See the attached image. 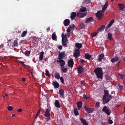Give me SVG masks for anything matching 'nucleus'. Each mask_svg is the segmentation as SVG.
<instances>
[{
    "instance_id": "1",
    "label": "nucleus",
    "mask_w": 125,
    "mask_h": 125,
    "mask_svg": "<svg viewBox=\"0 0 125 125\" xmlns=\"http://www.w3.org/2000/svg\"><path fill=\"white\" fill-rule=\"evenodd\" d=\"M104 93L103 98V103L104 104L107 103L111 99L113 96L111 95H109L108 91L105 90L104 91Z\"/></svg>"
},
{
    "instance_id": "2",
    "label": "nucleus",
    "mask_w": 125,
    "mask_h": 125,
    "mask_svg": "<svg viewBox=\"0 0 125 125\" xmlns=\"http://www.w3.org/2000/svg\"><path fill=\"white\" fill-rule=\"evenodd\" d=\"M98 78H102L103 72L101 68H96L94 71Z\"/></svg>"
},
{
    "instance_id": "3",
    "label": "nucleus",
    "mask_w": 125,
    "mask_h": 125,
    "mask_svg": "<svg viewBox=\"0 0 125 125\" xmlns=\"http://www.w3.org/2000/svg\"><path fill=\"white\" fill-rule=\"evenodd\" d=\"M65 53V52L64 51L60 53L58 56V57L57 59L56 60H62L63 57L66 55Z\"/></svg>"
},
{
    "instance_id": "4",
    "label": "nucleus",
    "mask_w": 125,
    "mask_h": 125,
    "mask_svg": "<svg viewBox=\"0 0 125 125\" xmlns=\"http://www.w3.org/2000/svg\"><path fill=\"white\" fill-rule=\"evenodd\" d=\"M102 111L105 113L107 115H109L110 114L111 111L110 110L108 109L106 106H104L102 110Z\"/></svg>"
},
{
    "instance_id": "5",
    "label": "nucleus",
    "mask_w": 125,
    "mask_h": 125,
    "mask_svg": "<svg viewBox=\"0 0 125 125\" xmlns=\"http://www.w3.org/2000/svg\"><path fill=\"white\" fill-rule=\"evenodd\" d=\"M86 14L87 13L86 12L81 13L79 12H77L76 16L77 17H79L80 18H82L85 16Z\"/></svg>"
},
{
    "instance_id": "6",
    "label": "nucleus",
    "mask_w": 125,
    "mask_h": 125,
    "mask_svg": "<svg viewBox=\"0 0 125 125\" xmlns=\"http://www.w3.org/2000/svg\"><path fill=\"white\" fill-rule=\"evenodd\" d=\"M80 51L78 49H76L73 54L74 57L76 58L80 56Z\"/></svg>"
},
{
    "instance_id": "7",
    "label": "nucleus",
    "mask_w": 125,
    "mask_h": 125,
    "mask_svg": "<svg viewBox=\"0 0 125 125\" xmlns=\"http://www.w3.org/2000/svg\"><path fill=\"white\" fill-rule=\"evenodd\" d=\"M68 63L69 67L72 68L74 64L73 60L72 58L70 59L68 61Z\"/></svg>"
},
{
    "instance_id": "8",
    "label": "nucleus",
    "mask_w": 125,
    "mask_h": 125,
    "mask_svg": "<svg viewBox=\"0 0 125 125\" xmlns=\"http://www.w3.org/2000/svg\"><path fill=\"white\" fill-rule=\"evenodd\" d=\"M102 12V11L101 10L99 11L96 13V17L98 18V20L101 19V18L103 15Z\"/></svg>"
},
{
    "instance_id": "9",
    "label": "nucleus",
    "mask_w": 125,
    "mask_h": 125,
    "mask_svg": "<svg viewBox=\"0 0 125 125\" xmlns=\"http://www.w3.org/2000/svg\"><path fill=\"white\" fill-rule=\"evenodd\" d=\"M84 108L85 110L87 112L89 113H92L94 111L93 108L88 107L86 106H84Z\"/></svg>"
},
{
    "instance_id": "10",
    "label": "nucleus",
    "mask_w": 125,
    "mask_h": 125,
    "mask_svg": "<svg viewBox=\"0 0 125 125\" xmlns=\"http://www.w3.org/2000/svg\"><path fill=\"white\" fill-rule=\"evenodd\" d=\"M78 73L79 74H81L84 70V68L83 66L79 65L77 68Z\"/></svg>"
},
{
    "instance_id": "11",
    "label": "nucleus",
    "mask_w": 125,
    "mask_h": 125,
    "mask_svg": "<svg viewBox=\"0 0 125 125\" xmlns=\"http://www.w3.org/2000/svg\"><path fill=\"white\" fill-rule=\"evenodd\" d=\"M56 61L57 62L60 63V64L61 67L64 66L65 64V62L62 60H57Z\"/></svg>"
},
{
    "instance_id": "12",
    "label": "nucleus",
    "mask_w": 125,
    "mask_h": 125,
    "mask_svg": "<svg viewBox=\"0 0 125 125\" xmlns=\"http://www.w3.org/2000/svg\"><path fill=\"white\" fill-rule=\"evenodd\" d=\"M62 44L64 47H66L67 44V39H62Z\"/></svg>"
},
{
    "instance_id": "13",
    "label": "nucleus",
    "mask_w": 125,
    "mask_h": 125,
    "mask_svg": "<svg viewBox=\"0 0 125 125\" xmlns=\"http://www.w3.org/2000/svg\"><path fill=\"white\" fill-rule=\"evenodd\" d=\"M108 5V2L107 1L105 4V5H104L103 6L102 8V13L104 12L106 10V9L107 8V6Z\"/></svg>"
},
{
    "instance_id": "14",
    "label": "nucleus",
    "mask_w": 125,
    "mask_h": 125,
    "mask_svg": "<svg viewBox=\"0 0 125 125\" xmlns=\"http://www.w3.org/2000/svg\"><path fill=\"white\" fill-rule=\"evenodd\" d=\"M77 14L76 12H72L71 14L70 17L72 20H73L76 16Z\"/></svg>"
},
{
    "instance_id": "15",
    "label": "nucleus",
    "mask_w": 125,
    "mask_h": 125,
    "mask_svg": "<svg viewBox=\"0 0 125 125\" xmlns=\"http://www.w3.org/2000/svg\"><path fill=\"white\" fill-rule=\"evenodd\" d=\"M70 21L68 19H65L63 21L64 24L66 26H68L70 23Z\"/></svg>"
},
{
    "instance_id": "16",
    "label": "nucleus",
    "mask_w": 125,
    "mask_h": 125,
    "mask_svg": "<svg viewBox=\"0 0 125 125\" xmlns=\"http://www.w3.org/2000/svg\"><path fill=\"white\" fill-rule=\"evenodd\" d=\"M94 21V20L93 19V18L92 17H90L88 18L86 21L85 23H89L90 22H93Z\"/></svg>"
},
{
    "instance_id": "17",
    "label": "nucleus",
    "mask_w": 125,
    "mask_h": 125,
    "mask_svg": "<svg viewBox=\"0 0 125 125\" xmlns=\"http://www.w3.org/2000/svg\"><path fill=\"white\" fill-rule=\"evenodd\" d=\"M53 84L54 88H58L59 86V84L56 81H53Z\"/></svg>"
},
{
    "instance_id": "18",
    "label": "nucleus",
    "mask_w": 125,
    "mask_h": 125,
    "mask_svg": "<svg viewBox=\"0 0 125 125\" xmlns=\"http://www.w3.org/2000/svg\"><path fill=\"white\" fill-rule=\"evenodd\" d=\"M80 120L83 125H88V124L86 121L82 118H80Z\"/></svg>"
},
{
    "instance_id": "19",
    "label": "nucleus",
    "mask_w": 125,
    "mask_h": 125,
    "mask_svg": "<svg viewBox=\"0 0 125 125\" xmlns=\"http://www.w3.org/2000/svg\"><path fill=\"white\" fill-rule=\"evenodd\" d=\"M82 102L81 101H79L77 102V106L78 109L79 110L82 107Z\"/></svg>"
},
{
    "instance_id": "20",
    "label": "nucleus",
    "mask_w": 125,
    "mask_h": 125,
    "mask_svg": "<svg viewBox=\"0 0 125 125\" xmlns=\"http://www.w3.org/2000/svg\"><path fill=\"white\" fill-rule=\"evenodd\" d=\"M119 59V58L118 57H116L114 58H112L111 59V62L113 63H114L115 62L118 61Z\"/></svg>"
},
{
    "instance_id": "21",
    "label": "nucleus",
    "mask_w": 125,
    "mask_h": 125,
    "mask_svg": "<svg viewBox=\"0 0 125 125\" xmlns=\"http://www.w3.org/2000/svg\"><path fill=\"white\" fill-rule=\"evenodd\" d=\"M55 105L56 107L59 108L60 107V105L58 100H56L55 103Z\"/></svg>"
},
{
    "instance_id": "22",
    "label": "nucleus",
    "mask_w": 125,
    "mask_h": 125,
    "mask_svg": "<svg viewBox=\"0 0 125 125\" xmlns=\"http://www.w3.org/2000/svg\"><path fill=\"white\" fill-rule=\"evenodd\" d=\"M50 115L49 113V110L48 109H46V112L44 114V116L45 117L50 116Z\"/></svg>"
},
{
    "instance_id": "23",
    "label": "nucleus",
    "mask_w": 125,
    "mask_h": 125,
    "mask_svg": "<svg viewBox=\"0 0 125 125\" xmlns=\"http://www.w3.org/2000/svg\"><path fill=\"white\" fill-rule=\"evenodd\" d=\"M118 5L119 6V9L121 10H122L123 9L124 7H125L124 5L122 4L118 3Z\"/></svg>"
},
{
    "instance_id": "24",
    "label": "nucleus",
    "mask_w": 125,
    "mask_h": 125,
    "mask_svg": "<svg viewBox=\"0 0 125 125\" xmlns=\"http://www.w3.org/2000/svg\"><path fill=\"white\" fill-rule=\"evenodd\" d=\"M59 94L61 96H63L64 95V91L62 89H61L59 90Z\"/></svg>"
},
{
    "instance_id": "25",
    "label": "nucleus",
    "mask_w": 125,
    "mask_h": 125,
    "mask_svg": "<svg viewBox=\"0 0 125 125\" xmlns=\"http://www.w3.org/2000/svg\"><path fill=\"white\" fill-rule=\"evenodd\" d=\"M105 28V26L104 25H102L101 27L98 29V32H101Z\"/></svg>"
},
{
    "instance_id": "26",
    "label": "nucleus",
    "mask_w": 125,
    "mask_h": 125,
    "mask_svg": "<svg viewBox=\"0 0 125 125\" xmlns=\"http://www.w3.org/2000/svg\"><path fill=\"white\" fill-rule=\"evenodd\" d=\"M86 11V9L85 7L83 6L81 7L79 10V12H84Z\"/></svg>"
},
{
    "instance_id": "27",
    "label": "nucleus",
    "mask_w": 125,
    "mask_h": 125,
    "mask_svg": "<svg viewBox=\"0 0 125 125\" xmlns=\"http://www.w3.org/2000/svg\"><path fill=\"white\" fill-rule=\"evenodd\" d=\"M44 53V52L43 51H42L40 53V54L39 57L40 60H42L43 59Z\"/></svg>"
},
{
    "instance_id": "28",
    "label": "nucleus",
    "mask_w": 125,
    "mask_h": 125,
    "mask_svg": "<svg viewBox=\"0 0 125 125\" xmlns=\"http://www.w3.org/2000/svg\"><path fill=\"white\" fill-rule=\"evenodd\" d=\"M18 45V42L17 40H15L14 41L13 43V45L12 46V47H14L17 46Z\"/></svg>"
},
{
    "instance_id": "29",
    "label": "nucleus",
    "mask_w": 125,
    "mask_h": 125,
    "mask_svg": "<svg viewBox=\"0 0 125 125\" xmlns=\"http://www.w3.org/2000/svg\"><path fill=\"white\" fill-rule=\"evenodd\" d=\"M61 70L62 71L65 73H66L68 71V69L65 66L61 67Z\"/></svg>"
},
{
    "instance_id": "30",
    "label": "nucleus",
    "mask_w": 125,
    "mask_h": 125,
    "mask_svg": "<svg viewBox=\"0 0 125 125\" xmlns=\"http://www.w3.org/2000/svg\"><path fill=\"white\" fill-rule=\"evenodd\" d=\"M75 46L77 48L80 49L82 47V44L81 43H77L75 44Z\"/></svg>"
},
{
    "instance_id": "31",
    "label": "nucleus",
    "mask_w": 125,
    "mask_h": 125,
    "mask_svg": "<svg viewBox=\"0 0 125 125\" xmlns=\"http://www.w3.org/2000/svg\"><path fill=\"white\" fill-rule=\"evenodd\" d=\"M91 57V56L88 53H86L85 55V58L88 60L90 59Z\"/></svg>"
},
{
    "instance_id": "32",
    "label": "nucleus",
    "mask_w": 125,
    "mask_h": 125,
    "mask_svg": "<svg viewBox=\"0 0 125 125\" xmlns=\"http://www.w3.org/2000/svg\"><path fill=\"white\" fill-rule=\"evenodd\" d=\"M104 55L103 54H101L99 55V57L98 60L99 61H100L102 60L104 58Z\"/></svg>"
},
{
    "instance_id": "33",
    "label": "nucleus",
    "mask_w": 125,
    "mask_h": 125,
    "mask_svg": "<svg viewBox=\"0 0 125 125\" xmlns=\"http://www.w3.org/2000/svg\"><path fill=\"white\" fill-rule=\"evenodd\" d=\"M52 38L53 40H55L57 39V36L54 33H53L52 35Z\"/></svg>"
},
{
    "instance_id": "34",
    "label": "nucleus",
    "mask_w": 125,
    "mask_h": 125,
    "mask_svg": "<svg viewBox=\"0 0 125 125\" xmlns=\"http://www.w3.org/2000/svg\"><path fill=\"white\" fill-rule=\"evenodd\" d=\"M74 113L75 115L77 116L79 115V113L77 108H74Z\"/></svg>"
},
{
    "instance_id": "35",
    "label": "nucleus",
    "mask_w": 125,
    "mask_h": 125,
    "mask_svg": "<svg viewBox=\"0 0 125 125\" xmlns=\"http://www.w3.org/2000/svg\"><path fill=\"white\" fill-rule=\"evenodd\" d=\"M108 38L109 40H111L113 39V38L112 37V34L110 33H108Z\"/></svg>"
},
{
    "instance_id": "36",
    "label": "nucleus",
    "mask_w": 125,
    "mask_h": 125,
    "mask_svg": "<svg viewBox=\"0 0 125 125\" xmlns=\"http://www.w3.org/2000/svg\"><path fill=\"white\" fill-rule=\"evenodd\" d=\"M55 77L57 79H59L60 78V75L59 73L56 72L55 73Z\"/></svg>"
},
{
    "instance_id": "37",
    "label": "nucleus",
    "mask_w": 125,
    "mask_h": 125,
    "mask_svg": "<svg viewBox=\"0 0 125 125\" xmlns=\"http://www.w3.org/2000/svg\"><path fill=\"white\" fill-rule=\"evenodd\" d=\"M27 33V31H24L21 34V37H24L26 35Z\"/></svg>"
},
{
    "instance_id": "38",
    "label": "nucleus",
    "mask_w": 125,
    "mask_h": 125,
    "mask_svg": "<svg viewBox=\"0 0 125 125\" xmlns=\"http://www.w3.org/2000/svg\"><path fill=\"white\" fill-rule=\"evenodd\" d=\"M62 39H67L66 35H64L63 33H62L61 35Z\"/></svg>"
},
{
    "instance_id": "39",
    "label": "nucleus",
    "mask_w": 125,
    "mask_h": 125,
    "mask_svg": "<svg viewBox=\"0 0 125 125\" xmlns=\"http://www.w3.org/2000/svg\"><path fill=\"white\" fill-rule=\"evenodd\" d=\"M30 53V51H26L25 52V55L27 56H29Z\"/></svg>"
},
{
    "instance_id": "40",
    "label": "nucleus",
    "mask_w": 125,
    "mask_h": 125,
    "mask_svg": "<svg viewBox=\"0 0 125 125\" xmlns=\"http://www.w3.org/2000/svg\"><path fill=\"white\" fill-rule=\"evenodd\" d=\"M80 26L81 28L82 29H83L85 27V25L83 23H81L80 24Z\"/></svg>"
},
{
    "instance_id": "41",
    "label": "nucleus",
    "mask_w": 125,
    "mask_h": 125,
    "mask_svg": "<svg viewBox=\"0 0 125 125\" xmlns=\"http://www.w3.org/2000/svg\"><path fill=\"white\" fill-rule=\"evenodd\" d=\"M46 73H45V75L46 76H48V77L50 76V75L49 74V72L48 70H46L45 71Z\"/></svg>"
},
{
    "instance_id": "42",
    "label": "nucleus",
    "mask_w": 125,
    "mask_h": 125,
    "mask_svg": "<svg viewBox=\"0 0 125 125\" xmlns=\"http://www.w3.org/2000/svg\"><path fill=\"white\" fill-rule=\"evenodd\" d=\"M91 0H84L83 2L85 3H88L90 2Z\"/></svg>"
},
{
    "instance_id": "43",
    "label": "nucleus",
    "mask_w": 125,
    "mask_h": 125,
    "mask_svg": "<svg viewBox=\"0 0 125 125\" xmlns=\"http://www.w3.org/2000/svg\"><path fill=\"white\" fill-rule=\"evenodd\" d=\"M7 109L9 111H11L13 110V108L12 106H10L8 107Z\"/></svg>"
},
{
    "instance_id": "44",
    "label": "nucleus",
    "mask_w": 125,
    "mask_h": 125,
    "mask_svg": "<svg viewBox=\"0 0 125 125\" xmlns=\"http://www.w3.org/2000/svg\"><path fill=\"white\" fill-rule=\"evenodd\" d=\"M108 122L110 124H111L113 123V121L110 118H109V119L108 120Z\"/></svg>"
},
{
    "instance_id": "45",
    "label": "nucleus",
    "mask_w": 125,
    "mask_h": 125,
    "mask_svg": "<svg viewBox=\"0 0 125 125\" xmlns=\"http://www.w3.org/2000/svg\"><path fill=\"white\" fill-rule=\"evenodd\" d=\"M60 80L61 82L62 83H64V79H63V77H61L60 78Z\"/></svg>"
},
{
    "instance_id": "46",
    "label": "nucleus",
    "mask_w": 125,
    "mask_h": 125,
    "mask_svg": "<svg viewBox=\"0 0 125 125\" xmlns=\"http://www.w3.org/2000/svg\"><path fill=\"white\" fill-rule=\"evenodd\" d=\"M118 85L119 88L120 90V91L122 90L123 89V86L119 84Z\"/></svg>"
},
{
    "instance_id": "47",
    "label": "nucleus",
    "mask_w": 125,
    "mask_h": 125,
    "mask_svg": "<svg viewBox=\"0 0 125 125\" xmlns=\"http://www.w3.org/2000/svg\"><path fill=\"white\" fill-rule=\"evenodd\" d=\"M80 61L81 64H84L85 62V61L84 60L81 59L80 60Z\"/></svg>"
},
{
    "instance_id": "48",
    "label": "nucleus",
    "mask_w": 125,
    "mask_h": 125,
    "mask_svg": "<svg viewBox=\"0 0 125 125\" xmlns=\"http://www.w3.org/2000/svg\"><path fill=\"white\" fill-rule=\"evenodd\" d=\"M112 25V24H111V23L109 22V23L107 25L106 27V28H107L110 27V26H111Z\"/></svg>"
},
{
    "instance_id": "49",
    "label": "nucleus",
    "mask_w": 125,
    "mask_h": 125,
    "mask_svg": "<svg viewBox=\"0 0 125 125\" xmlns=\"http://www.w3.org/2000/svg\"><path fill=\"white\" fill-rule=\"evenodd\" d=\"M71 27H69V28L67 30V33H69L71 31Z\"/></svg>"
},
{
    "instance_id": "50",
    "label": "nucleus",
    "mask_w": 125,
    "mask_h": 125,
    "mask_svg": "<svg viewBox=\"0 0 125 125\" xmlns=\"http://www.w3.org/2000/svg\"><path fill=\"white\" fill-rule=\"evenodd\" d=\"M69 27H71V29L75 27V26L74 24H71V25Z\"/></svg>"
},
{
    "instance_id": "51",
    "label": "nucleus",
    "mask_w": 125,
    "mask_h": 125,
    "mask_svg": "<svg viewBox=\"0 0 125 125\" xmlns=\"http://www.w3.org/2000/svg\"><path fill=\"white\" fill-rule=\"evenodd\" d=\"M115 32L116 33H117L119 32V31L118 29H116L115 30Z\"/></svg>"
},
{
    "instance_id": "52",
    "label": "nucleus",
    "mask_w": 125,
    "mask_h": 125,
    "mask_svg": "<svg viewBox=\"0 0 125 125\" xmlns=\"http://www.w3.org/2000/svg\"><path fill=\"white\" fill-rule=\"evenodd\" d=\"M119 75L120 76V77L122 79H123V77H124V75L121 74L119 73Z\"/></svg>"
},
{
    "instance_id": "53",
    "label": "nucleus",
    "mask_w": 125,
    "mask_h": 125,
    "mask_svg": "<svg viewBox=\"0 0 125 125\" xmlns=\"http://www.w3.org/2000/svg\"><path fill=\"white\" fill-rule=\"evenodd\" d=\"M20 63H21V64H22L23 66H26L24 64V62H23L21 61H20Z\"/></svg>"
},
{
    "instance_id": "54",
    "label": "nucleus",
    "mask_w": 125,
    "mask_h": 125,
    "mask_svg": "<svg viewBox=\"0 0 125 125\" xmlns=\"http://www.w3.org/2000/svg\"><path fill=\"white\" fill-rule=\"evenodd\" d=\"M81 83L83 85L85 84V83L84 81H81Z\"/></svg>"
},
{
    "instance_id": "55",
    "label": "nucleus",
    "mask_w": 125,
    "mask_h": 125,
    "mask_svg": "<svg viewBox=\"0 0 125 125\" xmlns=\"http://www.w3.org/2000/svg\"><path fill=\"white\" fill-rule=\"evenodd\" d=\"M99 102H97L96 103L95 105L96 106H97L98 107H99Z\"/></svg>"
},
{
    "instance_id": "56",
    "label": "nucleus",
    "mask_w": 125,
    "mask_h": 125,
    "mask_svg": "<svg viewBox=\"0 0 125 125\" xmlns=\"http://www.w3.org/2000/svg\"><path fill=\"white\" fill-rule=\"evenodd\" d=\"M114 22V19H112L110 21V22L112 24Z\"/></svg>"
},
{
    "instance_id": "57",
    "label": "nucleus",
    "mask_w": 125,
    "mask_h": 125,
    "mask_svg": "<svg viewBox=\"0 0 125 125\" xmlns=\"http://www.w3.org/2000/svg\"><path fill=\"white\" fill-rule=\"evenodd\" d=\"M83 97H84V98L86 99H87L88 98L87 97L86 95L85 94H84L83 95Z\"/></svg>"
},
{
    "instance_id": "58",
    "label": "nucleus",
    "mask_w": 125,
    "mask_h": 125,
    "mask_svg": "<svg viewBox=\"0 0 125 125\" xmlns=\"http://www.w3.org/2000/svg\"><path fill=\"white\" fill-rule=\"evenodd\" d=\"M40 113L39 112V111H38V112H37V113L36 114V116L35 117V118L36 119L37 116L38 115H39V114Z\"/></svg>"
},
{
    "instance_id": "59",
    "label": "nucleus",
    "mask_w": 125,
    "mask_h": 125,
    "mask_svg": "<svg viewBox=\"0 0 125 125\" xmlns=\"http://www.w3.org/2000/svg\"><path fill=\"white\" fill-rule=\"evenodd\" d=\"M22 111V109H19L17 110V111L19 112H21Z\"/></svg>"
},
{
    "instance_id": "60",
    "label": "nucleus",
    "mask_w": 125,
    "mask_h": 125,
    "mask_svg": "<svg viewBox=\"0 0 125 125\" xmlns=\"http://www.w3.org/2000/svg\"><path fill=\"white\" fill-rule=\"evenodd\" d=\"M46 117H47V121H48L50 120V116H46Z\"/></svg>"
},
{
    "instance_id": "61",
    "label": "nucleus",
    "mask_w": 125,
    "mask_h": 125,
    "mask_svg": "<svg viewBox=\"0 0 125 125\" xmlns=\"http://www.w3.org/2000/svg\"><path fill=\"white\" fill-rule=\"evenodd\" d=\"M58 48L59 49H61L62 48V46L61 45L59 46H58Z\"/></svg>"
},
{
    "instance_id": "62",
    "label": "nucleus",
    "mask_w": 125,
    "mask_h": 125,
    "mask_svg": "<svg viewBox=\"0 0 125 125\" xmlns=\"http://www.w3.org/2000/svg\"><path fill=\"white\" fill-rule=\"evenodd\" d=\"M4 47L3 45V44H1L0 46V48H2Z\"/></svg>"
},
{
    "instance_id": "63",
    "label": "nucleus",
    "mask_w": 125,
    "mask_h": 125,
    "mask_svg": "<svg viewBox=\"0 0 125 125\" xmlns=\"http://www.w3.org/2000/svg\"><path fill=\"white\" fill-rule=\"evenodd\" d=\"M91 35L93 37H94L95 36V35H94V33H92L91 34Z\"/></svg>"
},
{
    "instance_id": "64",
    "label": "nucleus",
    "mask_w": 125,
    "mask_h": 125,
    "mask_svg": "<svg viewBox=\"0 0 125 125\" xmlns=\"http://www.w3.org/2000/svg\"><path fill=\"white\" fill-rule=\"evenodd\" d=\"M115 92L114 91H112V92H111V94H115Z\"/></svg>"
}]
</instances>
